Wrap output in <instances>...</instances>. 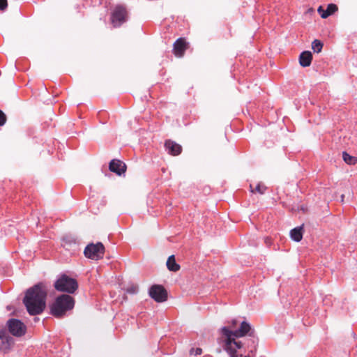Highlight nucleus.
<instances>
[{"label":"nucleus","mask_w":357,"mask_h":357,"mask_svg":"<svg viewBox=\"0 0 357 357\" xmlns=\"http://www.w3.org/2000/svg\"><path fill=\"white\" fill-rule=\"evenodd\" d=\"M105 253V247L103 244L98 242L96 244L89 243L84 250V256L93 260L102 259Z\"/></svg>","instance_id":"4"},{"label":"nucleus","mask_w":357,"mask_h":357,"mask_svg":"<svg viewBox=\"0 0 357 357\" xmlns=\"http://www.w3.org/2000/svg\"><path fill=\"white\" fill-rule=\"evenodd\" d=\"M266 190L267 187L262 183H258L255 189L252 188V185H250V191L252 193H259L260 195H264Z\"/></svg>","instance_id":"17"},{"label":"nucleus","mask_w":357,"mask_h":357,"mask_svg":"<svg viewBox=\"0 0 357 357\" xmlns=\"http://www.w3.org/2000/svg\"><path fill=\"white\" fill-rule=\"evenodd\" d=\"M166 265L168 270L173 272H176L181 268L180 265L176 263L175 256L174 255L168 257Z\"/></svg>","instance_id":"16"},{"label":"nucleus","mask_w":357,"mask_h":357,"mask_svg":"<svg viewBox=\"0 0 357 357\" xmlns=\"http://www.w3.org/2000/svg\"><path fill=\"white\" fill-rule=\"evenodd\" d=\"M8 6L7 0H0V10H3Z\"/></svg>","instance_id":"24"},{"label":"nucleus","mask_w":357,"mask_h":357,"mask_svg":"<svg viewBox=\"0 0 357 357\" xmlns=\"http://www.w3.org/2000/svg\"><path fill=\"white\" fill-rule=\"evenodd\" d=\"M7 121V117L5 113L0 109V126H3L5 125Z\"/></svg>","instance_id":"22"},{"label":"nucleus","mask_w":357,"mask_h":357,"mask_svg":"<svg viewBox=\"0 0 357 357\" xmlns=\"http://www.w3.org/2000/svg\"><path fill=\"white\" fill-rule=\"evenodd\" d=\"M225 344L224 346L225 349L229 354L230 357H251L250 354L247 356H243L242 354L238 355L236 350L241 349L242 343L240 341H236L234 335L229 336H225Z\"/></svg>","instance_id":"8"},{"label":"nucleus","mask_w":357,"mask_h":357,"mask_svg":"<svg viewBox=\"0 0 357 357\" xmlns=\"http://www.w3.org/2000/svg\"><path fill=\"white\" fill-rule=\"evenodd\" d=\"M229 324H230L231 327L234 328L237 325L238 321L236 319H234L231 321H229Z\"/></svg>","instance_id":"25"},{"label":"nucleus","mask_w":357,"mask_h":357,"mask_svg":"<svg viewBox=\"0 0 357 357\" xmlns=\"http://www.w3.org/2000/svg\"><path fill=\"white\" fill-rule=\"evenodd\" d=\"M312 60V54L310 51H304L299 56V63L302 67L310 66Z\"/></svg>","instance_id":"14"},{"label":"nucleus","mask_w":357,"mask_h":357,"mask_svg":"<svg viewBox=\"0 0 357 357\" xmlns=\"http://www.w3.org/2000/svg\"><path fill=\"white\" fill-rule=\"evenodd\" d=\"M128 292L135 293V288H132L131 289H128Z\"/></svg>","instance_id":"26"},{"label":"nucleus","mask_w":357,"mask_h":357,"mask_svg":"<svg viewBox=\"0 0 357 357\" xmlns=\"http://www.w3.org/2000/svg\"><path fill=\"white\" fill-rule=\"evenodd\" d=\"M202 353V349L201 348H196V349H194V348H192L190 350V355H201Z\"/></svg>","instance_id":"23"},{"label":"nucleus","mask_w":357,"mask_h":357,"mask_svg":"<svg viewBox=\"0 0 357 357\" xmlns=\"http://www.w3.org/2000/svg\"><path fill=\"white\" fill-rule=\"evenodd\" d=\"M126 165L120 160L113 159L109 164V169L118 176H121L126 171Z\"/></svg>","instance_id":"11"},{"label":"nucleus","mask_w":357,"mask_h":357,"mask_svg":"<svg viewBox=\"0 0 357 357\" xmlns=\"http://www.w3.org/2000/svg\"><path fill=\"white\" fill-rule=\"evenodd\" d=\"M221 332L224 336L234 335L236 337H241L248 335L249 332H250L249 335H252L254 331L252 330L251 326L248 322L243 321L241 323L240 328L238 329L231 331L229 330L228 327L224 326L221 328Z\"/></svg>","instance_id":"5"},{"label":"nucleus","mask_w":357,"mask_h":357,"mask_svg":"<svg viewBox=\"0 0 357 357\" xmlns=\"http://www.w3.org/2000/svg\"><path fill=\"white\" fill-rule=\"evenodd\" d=\"M149 295L157 303H163L168 298L167 291L161 284H153L149 289Z\"/></svg>","instance_id":"9"},{"label":"nucleus","mask_w":357,"mask_h":357,"mask_svg":"<svg viewBox=\"0 0 357 357\" xmlns=\"http://www.w3.org/2000/svg\"><path fill=\"white\" fill-rule=\"evenodd\" d=\"M166 151L172 155L176 156L181 153L182 146L172 139H167L165 142Z\"/></svg>","instance_id":"12"},{"label":"nucleus","mask_w":357,"mask_h":357,"mask_svg":"<svg viewBox=\"0 0 357 357\" xmlns=\"http://www.w3.org/2000/svg\"><path fill=\"white\" fill-rule=\"evenodd\" d=\"M337 6L334 3L328 4L327 8L326 9V12L328 13V16L334 14L336 11H337Z\"/></svg>","instance_id":"20"},{"label":"nucleus","mask_w":357,"mask_h":357,"mask_svg":"<svg viewBox=\"0 0 357 357\" xmlns=\"http://www.w3.org/2000/svg\"><path fill=\"white\" fill-rule=\"evenodd\" d=\"M303 234V226L295 227L290 231L291 238L296 242H300L302 240Z\"/></svg>","instance_id":"15"},{"label":"nucleus","mask_w":357,"mask_h":357,"mask_svg":"<svg viewBox=\"0 0 357 357\" xmlns=\"http://www.w3.org/2000/svg\"><path fill=\"white\" fill-rule=\"evenodd\" d=\"M75 303V299L69 294L58 296L50 305V314L56 318H61L74 308Z\"/></svg>","instance_id":"2"},{"label":"nucleus","mask_w":357,"mask_h":357,"mask_svg":"<svg viewBox=\"0 0 357 357\" xmlns=\"http://www.w3.org/2000/svg\"><path fill=\"white\" fill-rule=\"evenodd\" d=\"M187 49V43L184 38H178L173 45V52L176 56H182Z\"/></svg>","instance_id":"13"},{"label":"nucleus","mask_w":357,"mask_h":357,"mask_svg":"<svg viewBox=\"0 0 357 357\" xmlns=\"http://www.w3.org/2000/svg\"><path fill=\"white\" fill-rule=\"evenodd\" d=\"M63 242L66 243V238H63Z\"/></svg>","instance_id":"27"},{"label":"nucleus","mask_w":357,"mask_h":357,"mask_svg":"<svg viewBox=\"0 0 357 357\" xmlns=\"http://www.w3.org/2000/svg\"><path fill=\"white\" fill-rule=\"evenodd\" d=\"M47 294V287L43 282H39L26 291L23 303L30 315H38L43 312Z\"/></svg>","instance_id":"1"},{"label":"nucleus","mask_w":357,"mask_h":357,"mask_svg":"<svg viewBox=\"0 0 357 357\" xmlns=\"http://www.w3.org/2000/svg\"><path fill=\"white\" fill-rule=\"evenodd\" d=\"M8 332L15 337H22L26 332V326L18 319L11 318L6 322Z\"/></svg>","instance_id":"7"},{"label":"nucleus","mask_w":357,"mask_h":357,"mask_svg":"<svg viewBox=\"0 0 357 357\" xmlns=\"http://www.w3.org/2000/svg\"><path fill=\"white\" fill-rule=\"evenodd\" d=\"M317 12L320 15L321 17L323 19H326L328 17H329L328 13L326 12V10L325 9H324L323 6H319V8L317 9Z\"/></svg>","instance_id":"21"},{"label":"nucleus","mask_w":357,"mask_h":357,"mask_svg":"<svg viewBox=\"0 0 357 357\" xmlns=\"http://www.w3.org/2000/svg\"><path fill=\"white\" fill-rule=\"evenodd\" d=\"M0 340H1L0 350L4 353H8L10 349L11 344L13 343V339L9 335L6 329L3 328L0 330Z\"/></svg>","instance_id":"10"},{"label":"nucleus","mask_w":357,"mask_h":357,"mask_svg":"<svg viewBox=\"0 0 357 357\" xmlns=\"http://www.w3.org/2000/svg\"><path fill=\"white\" fill-rule=\"evenodd\" d=\"M323 45H324L322 42H321L319 40L315 39L312 43V49L314 52L319 53L323 48Z\"/></svg>","instance_id":"19"},{"label":"nucleus","mask_w":357,"mask_h":357,"mask_svg":"<svg viewBox=\"0 0 357 357\" xmlns=\"http://www.w3.org/2000/svg\"><path fill=\"white\" fill-rule=\"evenodd\" d=\"M342 158L343 160L348 165H355L357 162V157H354L350 155L346 151H343L342 153Z\"/></svg>","instance_id":"18"},{"label":"nucleus","mask_w":357,"mask_h":357,"mask_svg":"<svg viewBox=\"0 0 357 357\" xmlns=\"http://www.w3.org/2000/svg\"><path fill=\"white\" fill-rule=\"evenodd\" d=\"M54 287L58 291L74 294L78 289V283L75 279L63 273L58 277L54 282Z\"/></svg>","instance_id":"3"},{"label":"nucleus","mask_w":357,"mask_h":357,"mask_svg":"<svg viewBox=\"0 0 357 357\" xmlns=\"http://www.w3.org/2000/svg\"><path fill=\"white\" fill-rule=\"evenodd\" d=\"M128 20V12L125 6H116L111 14V22L114 27L121 26Z\"/></svg>","instance_id":"6"}]
</instances>
